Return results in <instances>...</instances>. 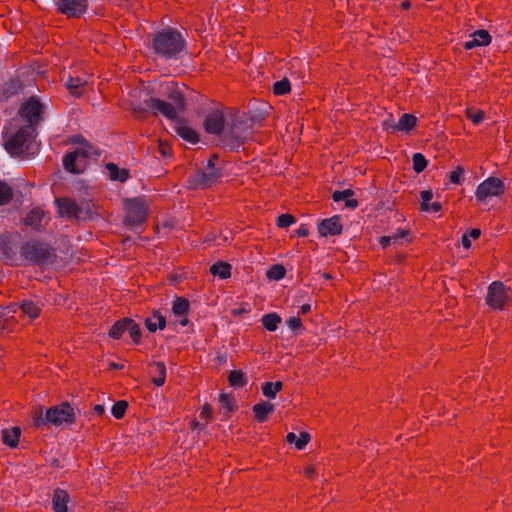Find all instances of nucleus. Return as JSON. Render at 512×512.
I'll return each mask as SVG.
<instances>
[{
    "instance_id": "39",
    "label": "nucleus",
    "mask_w": 512,
    "mask_h": 512,
    "mask_svg": "<svg viewBox=\"0 0 512 512\" xmlns=\"http://www.w3.org/2000/svg\"><path fill=\"white\" fill-rule=\"evenodd\" d=\"M12 198V188L7 183L0 181V205L9 203Z\"/></svg>"
},
{
    "instance_id": "29",
    "label": "nucleus",
    "mask_w": 512,
    "mask_h": 512,
    "mask_svg": "<svg viewBox=\"0 0 512 512\" xmlns=\"http://www.w3.org/2000/svg\"><path fill=\"white\" fill-rule=\"evenodd\" d=\"M354 195V191L351 189H346L343 191H335L332 195L334 201L339 202L341 200H345V205L349 208H356L358 206V201L356 199H349Z\"/></svg>"
},
{
    "instance_id": "10",
    "label": "nucleus",
    "mask_w": 512,
    "mask_h": 512,
    "mask_svg": "<svg viewBox=\"0 0 512 512\" xmlns=\"http://www.w3.org/2000/svg\"><path fill=\"white\" fill-rule=\"evenodd\" d=\"M505 189V184L501 179L496 177H489L478 185L475 196L478 201L482 202L489 197L500 196L504 194Z\"/></svg>"
},
{
    "instance_id": "31",
    "label": "nucleus",
    "mask_w": 512,
    "mask_h": 512,
    "mask_svg": "<svg viewBox=\"0 0 512 512\" xmlns=\"http://www.w3.org/2000/svg\"><path fill=\"white\" fill-rule=\"evenodd\" d=\"M210 273L219 276L221 279L229 278L231 275V265L227 262H217L210 267Z\"/></svg>"
},
{
    "instance_id": "54",
    "label": "nucleus",
    "mask_w": 512,
    "mask_h": 512,
    "mask_svg": "<svg viewBox=\"0 0 512 512\" xmlns=\"http://www.w3.org/2000/svg\"><path fill=\"white\" fill-rule=\"evenodd\" d=\"M393 240L392 236H383L380 238V245L383 247V248H386L389 246L390 242Z\"/></svg>"
},
{
    "instance_id": "11",
    "label": "nucleus",
    "mask_w": 512,
    "mask_h": 512,
    "mask_svg": "<svg viewBox=\"0 0 512 512\" xmlns=\"http://www.w3.org/2000/svg\"><path fill=\"white\" fill-rule=\"evenodd\" d=\"M41 113L42 105L33 97L24 103L20 109V115L29 123L27 126H32L34 128L35 125L41 121Z\"/></svg>"
},
{
    "instance_id": "18",
    "label": "nucleus",
    "mask_w": 512,
    "mask_h": 512,
    "mask_svg": "<svg viewBox=\"0 0 512 512\" xmlns=\"http://www.w3.org/2000/svg\"><path fill=\"white\" fill-rule=\"evenodd\" d=\"M45 218V213L41 208L32 209L24 218V224L30 226L35 230L42 228V222Z\"/></svg>"
},
{
    "instance_id": "62",
    "label": "nucleus",
    "mask_w": 512,
    "mask_h": 512,
    "mask_svg": "<svg viewBox=\"0 0 512 512\" xmlns=\"http://www.w3.org/2000/svg\"><path fill=\"white\" fill-rule=\"evenodd\" d=\"M109 368H110V369H123V368H124V365H123V364H117V363L111 362V363L109 364Z\"/></svg>"
},
{
    "instance_id": "20",
    "label": "nucleus",
    "mask_w": 512,
    "mask_h": 512,
    "mask_svg": "<svg viewBox=\"0 0 512 512\" xmlns=\"http://www.w3.org/2000/svg\"><path fill=\"white\" fill-rule=\"evenodd\" d=\"M86 86L87 80L79 76H70L66 81V88L72 95L76 97H79L84 93Z\"/></svg>"
},
{
    "instance_id": "12",
    "label": "nucleus",
    "mask_w": 512,
    "mask_h": 512,
    "mask_svg": "<svg viewBox=\"0 0 512 512\" xmlns=\"http://www.w3.org/2000/svg\"><path fill=\"white\" fill-rule=\"evenodd\" d=\"M55 202L57 204L58 213L61 217L75 220L79 219L81 208L74 200L68 197H62L57 198Z\"/></svg>"
},
{
    "instance_id": "53",
    "label": "nucleus",
    "mask_w": 512,
    "mask_h": 512,
    "mask_svg": "<svg viewBox=\"0 0 512 512\" xmlns=\"http://www.w3.org/2000/svg\"><path fill=\"white\" fill-rule=\"evenodd\" d=\"M296 234L299 237H306L309 234V229L305 225H301L297 230Z\"/></svg>"
},
{
    "instance_id": "26",
    "label": "nucleus",
    "mask_w": 512,
    "mask_h": 512,
    "mask_svg": "<svg viewBox=\"0 0 512 512\" xmlns=\"http://www.w3.org/2000/svg\"><path fill=\"white\" fill-rule=\"evenodd\" d=\"M145 326L150 332H155L157 328L164 329L166 319L159 311H154L152 316L145 320Z\"/></svg>"
},
{
    "instance_id": "34",
    "label": "nucleus",
    "mask_w": 512,
    "mask_h": 512,
    "mask_svg": "<svg viewBox=\"0 0 512 512\" xmlns=\"http://www.w3.org/2000/svg\"><path fill=\"white\" fill-rule=\"evenodd\" d=\"M282 388L283 383L281 381L265 382L262 385V392L267 398L274 399L276 397L277 392L282 390Z\"/></svg>"
},
{
    "instance_id": "27",
    "label": "nucleus",
    "mask_w": 512,
    "mask_h": 512,
    "mask_svg": "<svg viewBox=\"0 0 512 512\" xmlns=\"http://www.w3.org/2000/svg\"><path fill=\"white\" fill-rule=\"evenodd\" d=\"M79 155V152H69L64 156L63 166L65 170L75 174L81 173V168L79 167L77 162V157Z\"/></svg>"
},
{
    "instance_id": "8",
    "label": "nucleus",
    "mask_w": 512,
    "mask_h": 512,
    "mask_svg": "<svg viewBox=\"0 0 512 512\" xmlns=\"http://www.w3.org/2000/svg\"><path fill=\"white\" fill-rule=\"evenodd\" d=\"M222 177V171L216 167H208L205 171H196L188 180L189 188L205 189L211 187Z\"/></svg>"
},
{
    "instance_id": "1",
    "label": "nucleus",
    "mask_w": 512,
    "mask_h": 512,
    "mask_svg": "<svg viewBox=\"0 0 512 512\" xmlns=\"http://www.w3.org/2000/svg\"><path fill=\"white\" fill-rule=\"evenodd\" d=\"M185 46V39L180 32L173 28H166L158 32L152 41L154 53L166 59L177 57Z\"/></svg>"
},
{
    "instance_id": "37",
    "label": "nucleus",
    "mask_w": 512,
    "mask_h": 512,
    "mask_svg": "<svg viewBox=\"0 0 512 512\" xmlns=\"http://www.w3.org/2000/svg\"><path fill=\"white\" fill-rule=\"evenodd\" d=\"M20 309L22 310L23 314L27 315L31 319H35L40 315V308L32 301H24L20 305Z\"/></svg>"
},
{
    "instance_id": "46",
    "label": "nucleus",
    "mask_w": 512,
    "mask_h": 512,
    "mask_svg": "<svg viewBox=\"0 0 512 512\" xmlns=\"http://www.w3.org/2000/svg\"><path fill=\"white\" fill-rule=\"evenodd\" d=\"M220 403L223 407H225L228 411H233L235 408V402L234 399L228 395L222 393L220 395Z\"/></svg>"
},
{
    "instance_id": "51",
    "label": "nucleus",
    "mask_w": 512,
    "mask_h": 512,
    "mask_svg": "<svg viewBox=\"0 0 512 512\" xmlns=\"http://www.w3.org/2000/svg\"><path fill=\"white\" fill-rule=\"evenodd\" d=\"M211 416H212V409H211L210 405L205 404L200 413V417L209 419Z\"/></svg>"
},
{
    "instance_id": "5",
    "label": "nucleus",
    "mask_w": 512,
    "mask_h": 512,
    "mask_svg": "<svg viewBox=\"0 0 512 512\" xmlns=\"http://www.w3.org/2000/svg\"><path fill=\"white\" fill-rule=\"evenodd\" d=\"M75 420L76 417L73 407L68 402H63L60 405L49 408L46 411L44 418L41 416L37 417L35 420V425L40 427L42 425H46L47 423H51L58 426L63 423L72 424L75 422Z\"/></svg>"
},
{
    "instance_id": "23",
    "label": "nucleus",
    "mask_w": 512,
    "mask_h": 512,
    "mask_svg": "<svg viewBox=\"0 0 512 512\" xmlns=\"http://www.w3.org/2000/svg\"><path fill=\"white\" fill-rule=\"evenodd\" d=\"M174 129L181 138L192 144H195L199 141V136L197 132L181 122H177L174 126Z\"/></svg>"
},
{
    "instance_id": "47",
    "label": "nucleus",
    "mask_w": 512,
    "mask_h": 512,
    "mask_svg": "<svg viewBox=\"0 0 512 512\" xmlns=\"http://www.w3.org/2000/svg\"><path fill=\"white\" fill-rule=\"evenodd\" d=\"M466 116L474 124H479L484 119V112L481 110L474 112L472 109H467Z\"/></svg>"
},
{
    "instance_id": "15",
    "label": "nucleus",
    "mask_w": 512,
    "mask_h": 512,
    "mask_svg": "<svg viewBox=\"0 0 512 512\" xmlns=\"http://www.w3.org/2000/svg\"><path fill=\"white\" fill-rule=\"evenodd\" d=\"M342 229L341 218L338 215L324 219L318 225V231L321 236L340 235L342 233Z\"/></svg>"
},
{
    "instance_id": "25",
    "label": "nucleus",
    "mask_w": 512,
    "mask_h": 512,
    "mask_svg": "<svg viewBox=\"0 0 512 512\" xmlns=\"http://www.w3.org/2000/svg\"><path fill=\"white\" fill-rule=\"evenodd\" d=\"M20 435L21 429L19 427L4 429L2 431V441L7 446L11 448H16L18 446Z\"/></svg>"
},
{
    "instance_id": "59",
    "label": "nucleus",
    "mask_w": 512,
    "mask_h": 512,
    "mask_svg": "<svg viewBox=\"0 0 512 512\" xmlns=\"http://www.w3.org/2000/svg\"><path fill=\"white\" fill-rule=\"evenodd\" d=\"M217 160H218V155H216V154L211 155L210 158L208 159L207 166L208 167H215V162Z\"/></svg>"
},
{
    "instance_id": "13",
    "label": "nucleus",
    "mask_w": 512,
    "mask_h": 512,
    "mask_svg": "<svg viewBox=\"0 0 512 512\" xmlns=\"http://www.w3.org/2000/svg\"><path fill=\"white\" fill-rule=\"evenodd\" d=\"M225 117L222 111L209 113L204 120L205 131L209 134L221 135L224 131Z\"/></svg>"
},
{
    "instance_id": "55",
    "label": "nucleus",
    "mask_w": 512,
    "mask_h": 512,
    "mask_svg": "<svg viewBox=\"0 0 512 512\" xmlns=\"http://www.w3.org/2000/svg\"><path fill=\"white\" fill-rule=\"evenodd\" d=\"M303 473L305 476L312 478V476L315 474V468L313 466H306L303 470Z\"/></svg>"
},
{
    "instance_id": "63",
    "label": "nucleus",
    "mask_w": 512,
    "mask_h": 512,
    "mask_svg": "<svg viewBox=\"0 0 512 512\" xmlns=\"http://www.w3.org/2000/svg\"><path fill=\"white\" fill-rule=\"evenodd\" d=\"M411 7V3L409 1H403L401 3V8L404 9V10H408L409 8Z\"/></svg>"
},
{
    "instance_id": "21",
    "label": "nucleus",
    "mask_w": 512,
    "mask_h": 512,
    "mask_svg": "<svg viewBox=\"0 0 512 512\" xmlns=\"http://www.w3.org/2000/svg\"><path fill=\"white\" fill-rule=\"evenodd\" d=\"M253 412L255 419L259 423H263L267 420L268 415L274 411V405L269 402H260L253 406Z\"/></svg>"
},
{
    "instance_id": "40",
    "label": "nucleus",
    "mask_w": 512,
    "mask_h": 512,
    "mask_svg": "<svg viewBox=\"0 0 512 512\" xmlns=\"http://www.w3.org/2000/svg\"><path fill=\"white\" fill-rule=\"evenodd\" d=\"M285 274H286V270H285L284 266H282L280 264L273 265L266 272L267 278L272 279V280H280L285 276Z\"/></svg>"
},
{
    "instance_id": "17",
    "label": "nucleus",
    "mask_w": 512,
    "mask_h": 512,
    "mask_svg": "<svg viewBox=\"0 0 512 512\" xmlns=\"http://www.w3.org/2000/svg\"><path fill=\"white\" fill-rule=\"evenodd\" d=\"M149 375L151 381L158 387L165 383L166 366L163 362H152L149 364Z\"/></svg>"
},
{
    "instance_id": "16",
    "label": "nucleus",
    "mask_w": 512,
    "mask_h": 512,
    "mask_svg": "<svg viewBox=\"0 0 512 512\" xmlns=\"http://www.w3.org/2000/svg\"><path fill=\"white\" fill-rule=\"evenodd\" d=\"M473 39L464 43L466 50L473 49L477 46H487L491 43V36L487 30L479 29L472 34Z\"/></svg>"
},
{
    "instance_id": "33",
    "label": "nucleus",
    "mask_w": 512,
    "mask_h": 512,
    "mask_svg": "<svg viewBox=\"0 0 512 512\" xmlns=\"http://www.w3.org/2000/svg\"><path fill=\"white\" fill-rule=\"evenodd\" d=\"M262 325L268 331H275L281 323V317L277 313H269L262 317Z\"/></svg>"
},
{
    "instance_id": "41",
    "label": "nucleus",
    "mask_w": 512,
    "mask_h": 512,
    "mask_svg": "<svg viewBox=\"0 0 512 512\" xmlns=\"http://www.w3.org/2000/svg\"><path fill=\"white\" fill-rule=\"evenodd\" d=\"M291 90L290 82L287 78L277 81L273 85V92L275 95H285Z\"/></svg>"
},
{
    "instance_id": "22",
    "label": "nucleus",
    "mask_w": 512,
    "mask_h": 512,
    "mask_svg": "<svg viewBox=\"0 0 512 512\" xmlns=\"http://www.w3.org/2000/svg\"><path fill=\"white\" fill-rule=\"evenodd\" d=\"M106 169L109 172V178L112 181L125 182L130 176V172L126 168H119L116 164L110 162L106 164Z\"/></svg>"
},
{
    "instance_id": "36",
    "label": "nucleus",
    "mask_w": 512,
    "mask_h": 512,
    "mask_svg": "<svg viewBox=\"0 0 512 512\" xmlns=\"http://www.w3.org/2000/svg\"><path fill=\"white\" fill-rule=\"evenodd\" d=\"M189 301L183 297H176L173 302L172 311L177 316L186 315L189 311Z\"/></svg>"
},
{
    "instance_id": "38",
    "label": "nucleus",
    "mask_w": 512,
    "mask_h": 512,
    "mask_svg": "<svg viewBox=\"0 0 512 512\" xmlns=\"http://www.w3.org/2000/svg\"><path fill=\"white\" fill-rule=\"evenodd\" d=\"M91 149H92L91 146H87V147L77 148L76 150L73 151V152H79V154H80L77 157V162H78L79 167L81 168V173L85 170L86 165H87V160L90 157V155L92 154Z\"/></svg>"
},
{
    "instance_id": "28",
    "label": "nucleus",
    "mask_w": 512,
    "mask_h": 512,
    "mask_svg": "<svg viewBox=\"0 0 512 512\" xmlns=\"http://www.w3.org/2000/svg\"><path fill=\"white\" fill-rule=\"evenodd\" d=\"M130 318H123L114 323L109 331V336L113 339H120L128 330Z\"/></svg>"
},
{
    "instance_id": "3",
    "label": "nucleus",
    "mask_w": 512,
    "mask_h": 512,
    "mask_svg": "<svg viewBox=\"0 0 512 512\" xmlns=\"http://www.w3.org/2000/svg\"><path fill=\"white\" fill-rule=\"evenodd\" d=\"M20 255L26 261L38 266L52 264L56 259L55 249L48 243L36 239L23 243Z\"/></svg>"
},
{
    "instance_id": "58",
    "label": "nucleus",
    "mask_w": 512,
    "mask_h": 512,
    "mask_svg": "<svg viewBox=\"0 0 512 512\" xmlns=\"http://www.w3.org/2000/svg\"><path fill=\"white\" fill-rule=\"evenodd\" d=\"M462 245L466 249L471 247V241L466 234L462 236Z\"/></svg>"
},
{
    "instance_id": "57",
    "label": "nucleus",
    "mask_w": 512,
    "mask_h": 512,
    "mask_svg": "<svg viewBox=\"0 0 512 512\" xmlns=\"http://www.w3.org/2000/svg\"><path fill=\"white\" fill-rule=\"evenodd\" d=\"M93 410L99 416H102L105 412L104 406L100 404L95 405Z\"/></svg>"
},
{
    "instance_id": "42",
    "label": "nucleus",
    "mask_w": 512,
    "mask_h": 512,
    "mask_svg": "<svg viewBox=\"0 0 512 512\" xmlns=\"http://www.w3.org/2000/svg\"><path fill=\"white\" fill-rule=\"evenodd\" d=\"M127 408H128V403L125 400L117 401L112 406V415L116 419H122L126 413Z\"/></svg>"
},
{
    "instance_id": "56",
    "label": "nucleus",
    "mask_w": 512,
    "mask_h": 512,
    "mask_svg": "<svg viewBox=\"0 0 512 512\" xmlns=\"http://www.w3.org/2000/svg\"><path fill=\"white\" fill-rule=\"evenodd\" d=\"M160 152L163 156H168L170 155V147L168 145L160 143Z\"/></svg>"
},
{
    "instance_id": "60",
    "label": "nucleus",
    "mask_w": 512,
    "mask_h": 512,
    "mask_svg": "<svg viewBox=\"0 0 512 512\" xmlns=\"http://www.w3.org/2000/svg\"><path fill=\"white\" fill-rule=\"evenodd\" d=\"M480 235H481V231H480V229H477V228L472 229L469 233V236L472 237L473 239H478Z\"/></svg>"
},
{
    "instance_id": "24",
    "label": "nucleus",
    "mask_w": 512,
    "mask_h": 512,
    "mask_svg": "<svg viewBox=\"0 0 512 512\" xmlns=\"http://www.w3.org/2000/svg\"><path fill=\"white\" fill-rule=\"evenodd\" d=\"M420 196H421V200H422L421 205H420L421 211L439 212L442 209V205L440 202L436 201V202H433L432 204H429V201L433 197V193L431 190L421 191Z\"/></svg>"
},
{
    "instance_id": "4",
    "label": "nucleus",
    "mask_w": 512,
    "mask_h": 512,
    "mask_svg": "<svg viewBox=\"0 0 512 512\" xmlns=\"http://www.w3.org/2000/svg\"><path fill=\"white\" fill-rule=\"evenodd\" d=\"M252 135V128L246 123L233 121L222 135L221 142L225 148L238 149L246 143Z\"/></svg>"
},
{
    "instance_id": "14",
    "label": "nucleus",
    "mask_w": 512,
    "mask_h": 512,
    "mask_svg": "<svg viewBox=\"0 0 512 512\" xmlns=\"http://www.w3.org/2000/svg\"><path fill=\"white\" fill-rule=\"evenodd\" d=\"M58 8L69 17H80L87 9V0H60Z\"/></svg>"
},
{
    "instance_id": "9",
    "label": "nucleus",
    "mask_w": 512,
    "mask_h": 512,
    "mask_svg": "<svg viewBox=\"0 0 512 512\" xmlns=\"http://www.w3.org/2000/svg\"><path fill=\"white\" fill-rule=\"evenodd\" d=\"M126 216L125 223L137 226L146 219L147 205L141 198H134L125 202Z\"/></svg>"
},
{
    "instance_id": "44",
    "label": "nucleus",
    "mask_w": 512,
    "mask_h": 512,
    "mask_svg": "<svg viewBox=\"0 0 512 512\" xmlns=\"http://www.w3.org/2000/svg\"><path fill=\"white\" fill-rule=\"evenodd\" d=\"M127 331L129 332V335H130L131 339L133 340V342L135 344H138L141 339V329H140L139 325L131 318H130V323H129V327H128Z\"/></svg>"
},
{
    "instance_id": "43",
    "label": "nucleus",
    "mask_w": 512,
    "mask_h": 512,
    "mask_svg": "<svg viewBox=\"0 0 512 512\" xmlns=\"http://www.w3.org/2000/svg\"><path fill=\"white\" fill-rule=\"evenodd\" d=\"M413 161V169L415 172L420 173L427 167V160L420 153H415L412 158Z\"/></svg>"
},
{
    "instance_id": "64",
    "label": "nucleus",
    "mask_w": 512,
    "mask_h": 512,
    "mask_svg": "<svg viewBox=\"0 0 512 512\" xmlns=\"http://www.w3.org/2000/svg\"><path fill=\"white\" fill-rule=\"evenodd\" d=\"M180 324H181L182 326L187 325V324H188V319H187V318L182 319V320L180 321Z\"/></svg>"
},
{
    "instance_id": "30",
    "label": "nucleus",
    "mask_w": 512,
    "mask_h": 512,
    "mask_svg": "<svg viewBox=\"0 0 512 512\" xmlns=\"http://www.w3.org/2000/svg\"><path fill=\"white\" fill-rule=\"evenodd\" d=\"M288 443H294L296 448L302 450L310 441V435L307 432H301L300 436L297 437L295 433L290 432L286 436Z\"/></svg>"
},
{
    "instance_id": "7",
    "label": "nucleus",
    "mask_w": 512,
    "mask_h": 512,
    "mask_svg": "<svg viewBox=\"0 0 512 512\" xmlns=\"http://www.w3.org/2000/svg\"><path fill=\"white\" fill-rule=\"evenodd\" d=\"M511 300L512 290L502 282L496 281L489 286L486 302L491 308L501 310Z\"/></svg>"
},
{
    "instance_id": "6",
    "label": "nucleus",
    "mask_w": 512,
    "mask_h": 512,
    "mask_svg": "<svg viewBox=\"0 0 512 512\" xmlns=\"http://www.w3.org/2000/svg\"><path fill=\"white\" fill-rule=\"evenodd\" d=\"M36 136V129L32 126L21 127L17 133L10 138L6 144L5 149L12 156L23 157L27 154L32 140Z\"/></svg>"
},
{
    "instance_id": "48",
    "label": "nucleus",
    "mask_w": 512,
    "mask_h": 512,
    "mask_svg": "<svg viewBox=\"0 0 512 512\" xmlns=\"http://www.w3.org/2000/svg\"><path fill=\"white\" fill-rule=\"evenodd\" d=\"M464 175V169L461 166H457L454 171H452L449 175V180L453 184H460L461 178Z\"/></svg>"
},
{
    "instance_id": "19",
    "label": "nucleus",
    "mask_w": 512,
    "mask_h": 512,
    "mask_svg": "<svg viewBox=\"0 0 512 512\" xmlns=\"http://www.w3.org/2000/svg\"><path fill=\"white\" fill-rule=\"evenodd\" d=\"M69 499V494L65 490L57 488L53 493L52 499L54 512H67V503Z\"/></svg>"
},
{
    "instance_id": "50",
    "label": "nucleus",
    "mask_w": 512,
    "mask_h": 512,
    "mask_svg": "<svg viewBox=\"0 0 512 512\" xmlns=\"http://www.w3.org/2000/svg\"><path fill=\"white\" fill-rule=\"evenodd\" d=\"M383 128L386 131L395 132L398 130L397 124L393 120H386L383 122Z\"/></svg>"
},
{
    "instance_id": "45",
    "label": "nucleus",
    "mask_w": 512,
    "mask_h": 512,
    "mask_svg": "<svg viewBox=\"0 0 512 512\" xmlns=\"http://www.w3.org/2000/svg\"><path fill=\"white\" fill-rule=\"evenodd\" d=\"M296 219L293 215L291 214H281L278 218H277V226L280 227V228H287L289 227L290 225H292L293 223H295Z\"/></svg>"
},
{
    "instance_id": "52",
    "label": "nucleus",
    "mask_w": 512,
    "mask_h": 512,
    "mask_svg": "<svg viewBox=\"0 0 512 512\" xmlns=\"http://www.w3.org/2000/svg\"><path fill=\"white\" fill-rule=\"evenodd\" d=\"M407 235H408V231L401 229V230H398V232L396 234H394L392 236V238H393L394 242H397L399 239H402V238L406 237Z\"/></svg>"
},
{
    "instance_id": "32",
    "label": "nucleus",
    "mask_w": 512,
    "mask_h": 512,
    "mask_svg": "<svg viewBox=\"0 0 512 512\" xmlns=\"http://www.w3.org/2000/svg\"><path fill=\"white\" fill-rule=\"evenodd\" d=\"M416 122L417 118L414 115L405 113L400 117L397 128L399 131H410L415 127Z\"/></svg>"
},
{
    "instance_id": "49",
    "label": "nucleus",
    "mask_w": 512,
    "mask_h": 512,
    "mask_svg": "<svg viewBox=\"0 0 512 512\" xmlns=\"http://www.w3.org/2000/svg\"><path fill=\"white\" fill-rule=\"evenodd\" d=\"M287 325L293 331L299 330V329L302 328V321H301V319L299 317H290L287 320Z\"/></svg>"
},
{
    "instance_id": "2",
    "label": "nucleus",
    "mask_w": 512,
    "mask_h": 512,
    "mask_svg": "<svg viewBox=\"0 0 512 512\" xmlns=\"http://www.w3.org/2000/svg\"><path fill=\"white\" fill-rule=\"evenodd\" d=\"M173 103L163 101L158 98L146 99L142 104L134 107L133 110L137 113L149 112L156 115L158 112L161 113L168 119H175L177 117V108L183 109L185 106V99L181 92L174 91L169 96Z\"/></svg>"
},
{
    "instance_id": "61",
    "label": "nucleus",
    "mask_w": 512,
    "mask_h": 512,
    "mask_svg": "<svg viewBox=\"0 0 512 512\" xmlns=\"http://www.w3.org/2000/svg\"><path fill=\"white\" fill-rule=\"evenodd\" d=\"M310 310H311V305L310 304H303L301 306L300 312H301V314H307V313L310 312Z\"/></svg>"
},
{
    "instance_id": "35",
    "label": "nucleus",
    "mask_w": 512,
    "mask_h": 512,
    "mask_svg": "<svg viewBox=\"0 0 512 512\" xmlns=\"http://www.w3.org/2000/svg\"><path fill=\"white\" fill-rule=\"evenodd\" d=\"M228 382L232 387L241 388L246 385L247 380L241 370H232L229 373Z\"/></svg>"
}]
</instances>
